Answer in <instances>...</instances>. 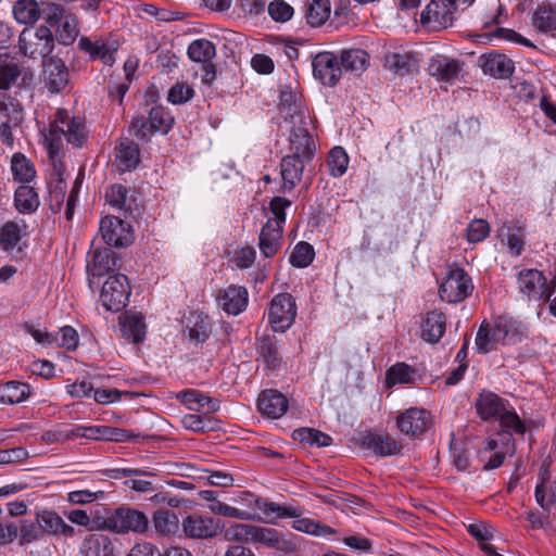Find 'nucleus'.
<instances>
[{"mask_svg":"<svg viewBox=\"0 0 556 556\" xmlns=\"http://www.w3.org/2000/svg\"><path fill=\"white\" fill-rule=\"evenodd\" d=\"M287 397L276 390L263 391L257 401V408L260 413L268 418L278 419L288 409Z\"/></svg>","mask_w":556,"mask_h":556,"instance_id":"24","label":"nucleus"},{"mask_svg":"<svg viewBox=\"0 0 556 556\" xmlns=\"http://www.w3.org/2000/svg\"><path fill=\"white\" fill-rule=\"evenodd\" d=\"M456 11L455 0H431L421 13V23L433 30L452 26Z\"/></svg>","mask_w":556,"mask_h":556,"instance_id":"11","label":"nucleus"},{"mask_svg":"<svg viewBox=\"0 0 556 556\" xmlns=\"http://www.w3.org/2000/svg\"><path fill=\"white\" fill-rule=\"evenodd\" d=\"M181 528L187 538L211 539L219 532L220 523L212 517L192 514L182 520Z\"/></svg>","mask_w":556,"mask_h":556,"instance_id":"15","label":"nucleus"},{"mask_svg":"<svg viewBox=\"0 0 556 556\" xmlns=\"http://www.w3.org/2000/svg\"><path fill=\"white\" fill-rule=\"evenodd\" d=\"M518 223H504L498 230V237L513 255H520L523 249V231Z\"/></svg>","mask_w":556,"mask_h":556,"instance_id":"40","label":"nucleus"},{"mask_svg":"<svg viewBox=\"0 0 556 556\" xmlns=\"http://www.w3.org/2000/svg\"><path fill=\"white\" fill-rule=\"evenodd\" d=\"M518 286L529 301H547L554 292V287L547 283L543 273L538 269L521 270L518 276Z\"/></svg>","mask_w":556,"mask_h":556,"instance_id":"10","label":"nucleus"},{"mask_svg":"<svg viewBox=\"0 0 556 556\" xmlns=\"http://www.w3.org/2000/svg\"><path fill=\"white\" fill-rule=\"evenodd\" d=\"M384 65L394 74L403 76L417 71L418 60L410 53H392L386 56Z\"/></svg>","mask_w":556,"mask_h":556,"instance_id":"43","label":"nucleus"},{"mask_svg":"<svg viewBox=\"0 0 556 556\" xmlns=\"http://www.w3.org/2000/svg\"><path fill=\"white\" fill-rule=\"evenodd\" d=\"M283 228L277 222H266L260 232V250L265 257L275 256L281 249Z\"/></svg>","mask_w":556,"mask_h":556,"instance_id":"27","label":"nucleus"},{"mask_svg":"<svg viewBox=\"0 0 556 556\" xmlns=\"http://www.w3.org/2000/svg\"><path fill=\"white\" fill-rule=\"evenodd\" d=\"M358 441L361 446L381 457L397 455L403 448L395 438L371 431L363 433Z\"/></svg>","mask_w":556,"mask_h":556,"instance_id":"16","label":"nucleus"},{"mask_svg":"<svg viewBox=\"0 0 556 556\" xmlns=\"http://www.w3.org/2000/svg\"><path fill=\"white\" fill-rule=\"evenodd\" d=\"M217 303L228 315L237 316L248 306V290L242 286L230 285L218 292Z\"/></svg>","mask_w":556,"mask_h":556,"instance_id":"17","label":"nucleus"},{"mask_svg":"<svg viewBox=\"0 0 556 556\" xmlns=\"http://www.w3.org/2000/svg\"><path fill=\"white\" fill-rule=\"evenodd\" d=\"M256 350L260 357L269 368L275 369L279 366L280 355L278 349L268 337L258 340Z\"/></svg>","mask_w":556,"mask_h":556,"instance_id":"56","label":"nucleus"},{"mask_svg":"<svg viewBox=\"0 0 556 556\" xmlns=\"http://www.w3.org/2000/svg\"><path fill=\"white\" fill-rule=\"evenodd\" d=\"M43 536L40 525L33 520H22L17 528V538L21 545L41 540Z\"/></svg>","mask_w":556,"mask_h":556,"instance_id":"57","label":"nucleus"},{"mask_svg":"<svg viewBox=\"0 0 556 556\" xmlns=\"http://www.w3.org/2000/svg\"><path fill=\"white\" fill-rule=\"evenodd\" d=\"M81 51L89 54L91 59H100L104 65H113L115 62V52L117 42L110 39L97 38L92 40L89 37H81L78 41Z\"/></svg>","mask_w":556,"mask_h":556,"instance_id":"18","label":"nucleus"},{"mask_svg":"<svg viewBox=\"0 0 556 556\" xmlns=\"http://www.w3.org/2000/svg\"><path fill=\"white\" fill-rule=\"evenodd\" d=\"M489 223L481 218L471 220L467 227V240L470 243H478L483 241L489 236Z\"/></svg>","mask_w":556,"mask_h":556,"instance_id":"62","label":"nucleus"},{"mask_svg":"<svg viewBox=\"0 0 556 556\" xmlns=\"http://www.w3.org/2000/svg\"><path fill=\"white\" fill-rule=\"evenodd\" d=\"M174 123V118L169 112L163 106H154L149 114L150 128L166 134L169 131Z\"/></svg>","mask_w":556,"mask_h":556,"instance_id":"55","label":"nucleus"},{"mask_svg":"<svg viewBox=\"0 0 556 556\" xmlns=\"http://www.w3.org/2000/svg\"><path fill=\"white\" fill-rule=\"evenodd\" d=\"M80 556H115L112 539L103 533H91L85 536L79 545Z\"/></svg>","mask_w":556,"mask_h":556,"instance_id":"26","label":"nucleus"},{"mask_svg":"<svg viewBox=\"0 0 556 556\" xmlns=\"http://www.w3.org/2000/svg\"><path fill=\"white\" fill-rule=\"evenodd\" d=\"M446 328L444 314L433 311L427 313L420 324L421 338L428 343L434 344L443 337Z\"/></svg>","mask_w":556,"mask_h":556,"instance_id":"34","label":"nucleus"},{"mask_svg":"<svg viewBox=\"0 0 556 556\" xmlns=\"http://www.w3.org/2000/svg\"><path fill=\"white\" fill-rule=\"evenodd\" d=\"M42 135L48 155L54 160L61 152L64 141L75 148H81L88 138V129L85 117L72 115L65 109H58Z\"/></svg>","mask_w":556,"mask_h":556,"instance_id":"1","label":"nucleus"},{"mask_svg":"<svg viewBox=\"0 0 556 556\" xmlns=\"http://www.w3.org/2000/svg\"><path fill=\"white\" fill-rule=\"evenodd\" d=\"M187 53L191 61L206 64L215 58L216 48L208 39L200 38L189 45Z\"/></svg>","mask_w":556,"mask_h":556,"instance_id":"47","label":"nucleus"},{"mask_svg":"<svg viewBox=\"0 0 556 556\" xmlns=\"http://www.w3.org/2000/svg\"><path fill=\"white\" fill-rule=\"evenodd\" d=\"M106 202L119 210L125 212H131L134 208V200L128 197V190L123 185L111 186L105 193Z\"/></svg>","mask_w":556,"mask_h":556,"instance_id":"50","label":"nucleus"},{"mask_svg":"<svg viewBox=\"0 0 556 556\" xmlns=\"http://www.w3.org/2000/svg\"><path fill=\"white\" fill-rule=\"evenodd\" d=\"M250 538V542L262 544L269 548H277L285 552L294 549L292 542L283 538L279 531L273 528L253 526L252 535Z\"/></svg>","mask_w":556,"mask_h":556,"instance_id":"30","label":"nucleus"},{"mask_svg":"<svg viewBox=\"0 0 556 556\" xmlns=\"http://www.w3.org/2000/svg\"><path fill=\"white\" fill-rule=\"evenodd\" d=\"M293 439L301 443L317 447L329 446L332 443L330 435L313 428H301L294 430Z\"/></svg>","mask_w":556,"mask_h":556,"instance_id":"52","label":"nucleus"},{"mask_svg":"<svg viewBox=\"0 0 556 556\" xmlns=\"http://www.w3.org/2000/svg\"><path fill=\"white\" fill-rule=\"evenodd\" d=\"M122 337L131 343H139L146 338L147 326L140 313L127 312L118 320Z\"/></svg>","mask_w":556,"mask_h":556,"instance_id":"29","label":"nucleus"},{"mask_svg":"<svg viewBox=\"0 0 556 556\" xmlns=\"http://www.w3.org/2000/svg\"><path fill=\"white\" fill-rule=\"evenodd\" d=\"M491 327L502 345L515 344L520 341L521 332L516 321L506 316H500L491 323Z\"/></svg>","mask_w":556,"mask_h":556,"instance_id":"37","label":"nucleus"},{"mask_svg":"<svg viewBox=\"0 0 556 556\" xmlns=\"http://www.w3.org/2000/svg\"><path fill=\"white\" fill-rule=\"evenodd\" d=\"M428 71L438 80L452 81L458 77L460 64L450 56L435 54L429 62Z\"/></svg>","mask_w":556,"mask_h":556,"instance_id":"31","label":"nucleus"},{"mask_svg":"<svg viewBox=\"0 0 556 556\" xmlns=\"http://www.w3.org/2000/svg\"><path fill=\"white\" fill-rule=\"evenodd\" d=\"M506 402L490 391H483L476 400L477 414L482 420H496L506 407Z\"/></svg>","mask_w":556,"mask_h":556,"instance_id":"32","label":"nucleus"},{"mask_svg":"<svg viewBox=\"0 0 556 556\" xmlns=\"http://www.w3.org/2000/svg\"><path fill=\"white\" fill-rule=\"evenodd\" d=\"M270 17L280 23L289 21L293 16V8L283 0H274L268 5Z\"/></svg>","mask_w":556,"mask_h":556,"instance_id":"64","label":"nucleus"},{"mask_svg":"<svg viewBox=\"0 0 556 556\" xmlns=\"http://www.w3.org/2000/svg\"><path fill=\"white\" fill-rule=\"evenodd\" d=\"M350 159L342 147L332 148L327 157V168L330 176L342 177L349 167Z\"/></svg>","mask_w":556,"mask_h":556,"instance_id":"49","label":"nucleus"},{"mask_svg":"<svg viewBox=\"0 0 556 556\" xmlns=\"http://www.w3.org/2000/svg\"><path fill=\"white\" fill-rule=\"evenodd\" d=\"M293 124L299 119L301 126L292 129L290 134V151L291 155H296L304 160H312L316 152V144L313 137L308 132L309 116L304 111L295 108L293 111L289 105L287 113Z\"/></svg>","mask_w":556,"mask_h":556,"instance_id":"3","label":"nucleus"},{"mask_svg":"<svg viewBox=\"0 0 556 556\" xmlns=\"http://www.w3.org/2000/svg\"><path fill=\"white\" fill-rule=\"evenodd\" d=\"M534 498L545 513H549L556 505V480L551 479L548 468L545 465L541 467L538 475Z\"/></svg>","mask_w":556,"mask_h":556,"instance_id":"21","label":"nucleus"},{"mask_svg":"<svg viewBox=\"0 0 556 556\" xmlns=\"http://www.w3.org/2000/svg\"><path fill=\"white\" fill-rule=\"evenodd\" d=\"M130 293L128 277L124 274H114L104 281L100 301L106 311L119 312L127 306Z\"/></svg>","mask_w":556,"mask_h":556,"instance_id":"6","label":"nucleus"},{"mask_svg":"<svg viewBox=\"0 0 556 556\" xmlns=\"http://www.w3.org/2000/svg\"><path fill=\"white\" fill-rule=\"evenodd\" d=\"M430 415L426 409L409 408L397 417L396 425L402 433L416 438L427 430Z\"/></svg>","mask_w":556,"mask_h":556,"instance_id":"19","label":"nucleus"},{"mask_svg":"<svg viewBox=\"0 0 556 556\" xmlns=\"http://www.w3.org/2000/svg\"><path fill=\"white\" fill-rule=\"evenodd\" d=\"M413 379L414 370L404 363H397L391 366L387 372V381L389 386L409 383Z\"/></svg>","mask_w":556,"mask_h":556,"instance_id":"58","label":"nucleus"},{"mask_svg":"<svg viewBox=\"0 0 556 556\" xmlns=\"http://www.w3.org/2000/svg\"><path fill=\"white\" fill-rule=\"evenodd\" d=\"M153 525L156 532L162 535L173 534L179 528L178 517L170 510L156 511L153 516Z\"/></svg>","mask_w":556,"mask_h":556,"instance_id":"53","label":"nucleus"},{"mask_svg":"<svg viewBox=\"0 0 556 556\" xmlns=\"http://www.w3.org/2000/svg\"><path fill=\"white\" fill-rule=\"evenodd\" d=\"M472 290L473 285L468 274L460 267H452L440 285L439 294L442 301L459 303L468 298Z\"/></svg>","mask_w":556,"mask_h":556,"instance_id":"8","label":"nucleus"},{"mask_svg":"<svg viewBox=\"0 0 556 556\" xmlns=\"http://www.w3.org/2000/svg\"><path fill=\"white\" fill-rule=\"evenodd\" d=\"M117 260L113 251L110 249L97 250L87 263V270L93 277H101L114 269Z\"/></svg>","mask_w":556,"mask_h":556,"instance_id":"39","label":"nucleus"},{"mask_svg":"<svg viewBox=\"0 0 556 556\" xmlns=\"http://www.w3.org/2000/svg\"><path fill=\"white\" fill-rule=\"evenodd\" d=\"M369 55L362 49L345 50L341 53V65L345 72L361 75L368 66Z\"/></svg>","mask_w":556,"mask_h":556,"instance_id":"44","label":"nucleus"},{"mask_svg":"<svg viewBox=\"0 0 556 556\" xmlns=\"http://www.w3.org/2000/svg\"><path fill=\"white\" fill-rule=\"evenodd\" d=\"M99 529L115 534L144 533L149 527V518L138 509L121 506L103 518H98Z\"/></svg>","mask_w":556,"mask_h":556,"instance_id":"2","label":"nucleus"},{"mask_svg":"<svg viewBox=\"0 0 556 556\" xmlns=\"http://www.w3.org/2000/svg\"><path fill=\"white\" fill-rule=\"evenodd\" d=\"M53 341L66 350L74 351L78 346L79 336L73 327L64 326L53 337Z\"/></svg>","mask_w":556,"mask_h":556,"instance_id":"61","label":"nucleus"},{"mask_svg":"<svg viewBox=\"0 0 556 556\" xmlns=\"http://www.w3.org/2000/svg\"><path fill=\"white\" fill-rule=\"evenodd\" d=\"M315 257V251L312 244L300 241L295 244L291 255L290 263L298 268H305L312 264Z\"/></svg>","mask_w":556,"mask_h":556,"instance_id":"54","label":"nucleus"},{"mask_svg":"<svg viewBox=\"0 0 556 556\" xmlns=\"http://www.w3.org/2000/svg\"><path fill=\"white\" fill-rule=\"evenodd\" d=\"M27 235L28 226L25 220H9L0 227V248L9 254H18Z\"/></svg>","mask_w":556,"mask_h":556,"instance_id":"14","label":"nucleus"},{"mask_svg":"<svg viewBox=\"0 0 556 556\" xmlns=\"http://www.w3.org/2000/svg\"><path fill=\"white\" fill-rule=\"evenodd\" d=\"M495 338L496 334L491 327V323L483 321L476 336V351L480 354H486L495 350L501 344Z\"/></svg>","mask_w":556,"mask_h":556,"instance_id":"51","label":"nucleus"},{"mask_svg":"<svg viewBox=\"0 0 556 556\" xmlns=\"http://www.w3.org/2000/svg\"><path fill=\"white\" fill-rule=\"evenodd\" d=\"M480 60L484 74L496 78H506L514 73V62L504 54L488 53L483 54Z\"/></svg>","mask_w":556,"mask_h":556,"instance_id":"33","label":"nucleus"},{"mask_svg":"<svg viewBox=\"0 0 556 556\" xmlns=\"http://www.w3.org/2000/svg\"><path fill=\"white\" fill-rule=\"evenodd\" d=\"M46 21L49 25H58L56 36L61 43L72 45L79 35V22L75 14L66 13L59 3L48 2Z\"/></svg>","mask_w":556,"mask_h":556,"instance_id":"7","label":"nucleus"},{"mask_svg":"<svg viewBox=\"0 0 556 556\" xmlns=\"http://www.w3.org/2000/svg\"><path fill=\"white\" fill-rule=\"evenodd\" d=\"M532 26L541 34L556 33V5L543 2L532 14Z\"/></svg>","mask_w":556,"mask_h":556,"instance_id":"36","label":"nucleus"},{"mask_svg":"<svg viewBox=\"0 0 556 556\" xmlns=\"http://www.w3.org/2000/svg\"><path fill=\"white\" fill-rule=\"evenodd\" d=\"M100 233L112 247H125L132 242L130 225L115 216H105L101 219Z\"/></svg>","mask_w":556,"mask_h":556,"instance_id":"12","label":"nucleus"},{"mask_svg":"<svg viewBox=\"0 0 556 556\" xmlns=\"http://www.w3.org/2000/svg\"><path fill=\"white\" fill-rule=\"evenodd\" d=\"M303 509L298 517H291L292 529L316 538H328L337 534V530L311 518L302 516Z\"/></svg>","mask_w":556,"mask_h":556,"instance_id":"38","label":"nucleus"},{"mask_svg":"<svg viewBox=\"0 0 556 556\" xmlns=\"http://www.w3.org/2000/svg\"><path fill=\"white\" fill-rule=\"evenodd\" d=\"M45 86L52 93L60 92L68 84V70L59 58H50L43 62Z\"/></svg>","mask_w":556,"mask_h":556,"instance_id":"22","label":"nucleus"},{"mask_svg":"<svg viewBox=\"0 0 556 556\" xmlns=\"http://www.w3.org/2000/svg\"><path fill=\"white\" fill-rule=\"evenodd\" d=\"M30 388L27 383L10 381L0 388V402L4 404H18L28 399Z\"/></svg>","mask_w":556,"mask_h":556,"instance_id":"46","label":"nucleus"},{"mask_svg":"<svg viewBox=\"0 0 556 556\" xmlns=\"http://www.w3.org/2000/svg\"><path fill=\"white\" fill-rule=\"evenodd\" d=\"M268 324L275 332L288 330L296 316V305L291 294H276L269 303Z\"/></svg>","mask_w":556,"mask_h":556,"instance_id":"9","label":"nucleus"},{"mask_svg":"<svg viewBox=\"0 0 556 556\" xmlns=\"http://www.w3.org/2000/svg\"><path fill=\"white\" fill-rule=\"evenodd\" d=\"M14 204L20 213L31 214L37 211L40 205L39 195L28 184L21 185L15 190Z\"/></svg>","mask_w":556,"mask_h":556,"instance_id":"42","label":"nucleus"},{"mask_svg":"<svg viewBox=\"0 0 556 556\" xmlns=\"http://www.w3.org/2000/svg\"><path fill=\"white\" fill-rule=\"evenodd\" d=\"M54 168L59 174L58 179L49 189V205L54 213H59L65 207V217L71 220L74 216L75 206L77 203L80 184L76 180L68 197H66V182L62 178V164L59 160H51Z\"/></svg>","mask_w":556,"mask_h":556,"instance_id":"5","label":"nucleus"},{"mask_svg":"<svg viewBox=\"0 0 556 556\" xmlns=\"http://www.w3.org/2000/svg\"><path fill=\"white\" fill-rule=\"evenodd\" d=\"M140 162V151L138 144L129 138L121 139L115 148L114 167L121 172L135 169Z\"/></svg>","mask_w":556,"mask_h":556,"instance_id":"23","label":"nucleus"},{"mask_svg":"<svg viewBox=\"0 0 556 556\" xmlns=\"http://www.w3.org/2000/svg\"><path fill=\"white\" fill-rule=\"evenodd\" d=\"M42 534L47 533L53 536H63L71 539L76 534L74 527L66 523L64 519L53 510H43L37 516Z\"/></svg>","mask_w":556,"mask_h":556,"instance_id":"25","label":"nucleus"},{"mask_svg":"<svg viewBox=\"0 0 556 556\" xmlns=\"http://www.w3.org/2000/svg\"><path fill=\"white\" fill-rule=\"evenodd\" d=\"M14 20L22 25H34L41 16L36 0H17L12 8Z\"/></svg>","mask_w":556,"mask_h":556,"instance_id":"41","label":"nucleus"},{"mask_svg":"<svg viewBox=\"0 0 556 556\" xmlns=\"http://www.w3.org/2000/svg\"><path fill=\"white\" fill-rule=\"evenodd\" d=\"M313 74L323 85L332 87L339 81L342 68L332 52H320L313 59Z\"/></svg>","mask_w":556,"mask_h":556,"instance_id":"13","label":"nucleus"},{"mask_svg":"<svg viewBox=\"0 0 556 556\" xmlns=\"http://www.w3.org/2000/svg\"><path fill=\"white\" fill-rule=\"evenodd\" d=\"M11 170L15 181L29 184L36 177V169L30 160L22 153H14L11 159Z\"/></svg>","mask_w":556,"mask_h":556,"instance_id":"45","label":"nucleus"},{"mask_svg":"<svg viewBox=\"0 0 556 556\" xmlns=\"http://www.w3.org/2000/svg\"><path fill=\"white\" fill-rule=\"evenodd\" d=\"M213 321L207 315L190 313L186 319L185 332L194 344L204 343L212 334Z\"/></svg>","mask_w":556,"mask_h":556,"instance_id":"28","label":"nucleus"},{"mask_svg":"<svg viewBox=\"0 0 556 556\" xmlns=\"http://www.w3.org/2000/svg\"><path fill=\"white\" fill-rule=\"evenodd\" d=\"M312 160H304L296 155L288 154L280 162L281 191L290 192L301 181L304 167Z\"/></svg>","mask_w":556,"mask_h":556,"instance_id":"20","label":"nucleus"},{"mask_svg":"<svg viewBox=\"0 0 556 556\" xmlns=\"http://www.w3.org/2000/svg\"><path fill=\"white\" fill-rule=\"evenodd\" d=\"M194 90L186 83H176L168 91L167 99L173 104H182L191 100Z\"/></svg>","mask_w":556,"mask_h":556,"instance_id":"63","label":"nucleus"},{"mask_svg":"<svg viewBox=\"0 0 556 556\" xmlns=\"http://www.w3.org/2000/svg\"><path fill=\"white\" fill-rule=\"evenodd\" d=\"M18 52L30 59L47 58L54 49V37L50 28H25L18 38Z\"/></svg>","mask_w":556,"mask_h":556,"instance_id":"4","label":"nucleus"},{"mask_svg":"<svg viewBox=\"0 0 556 556\" xmlns=\"http://www.w3.org/2000/svg\"><path fill=\"white\" fill-rule=\"evenodd\" d=\"M257 508L263 513L266 522L276 523L277 519H287L298 517L301 513V507L298 505H281L276 502H267L264 500L256 501Z\"/></svg>","mask_w":556,"mask_h":556,"instance_id":"35","label":"nucleus"},{"mask_svg":"<svg viewBox=\"0 0 556 556\" xmlns=\"http://www.w3.org/2000/svg\"><path fill=\"white\" fill-rule=\"evenodd\" d=\"M496 420H500L502 428H504L507 432H514L518 434H522L525 432L523 422L517 413L508 406L505 407Z\"/></svg>","mask_w":556,"mask_h":556,"instance_id":"59","label":"nucleus"},{"mask_svg":"<svg viewBox=\"0 0 556 556\" xmlns=\"http://www.w3.org/2000/svg\"><path fill=\"white\" fill-rule=\"evenodd\" d=\"M208 509L213 514H217L225 517H231L239 520H249L251 519V514L248 510L239 509L237 507H232L226 503L220 501H214V503L208 505Z\"/></svg>","mask_w":556,"mask_h":556,"instance_id":"60","label":"nucleus"},{"mask_svg":"<svg viewBox=\"0 0 556 556\" xmlns=\"http://www.w3.org/2000/svg\"><path fill=\"white\" fill-rule=\"evenodd\" d=\"M331 4L329 0H312L306 9V21L313 27H319L329 18Z\"/></svg>","mask_w":556,"mask_h":556,"instance_id":"48","label":"nucleus"}]
</instances>
